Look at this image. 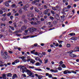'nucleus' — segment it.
Listing matches in <instances>:
<instances>
[{
	"instance_id": "1a4fd4ad",
	"label": "nucleus",
	"mask_w": 79,
	"mask_h": 79,
	"mask_svg": "<svg viewBox=\"0 0 79 79\" xmlns=\"http://www.w3.org/2000/svg\"><path fill=\"white\" fill-rule=\"evenodd\" d=\"M64 73L65 74H70V73H71V72L67 70H66L64 71Z\"/></svg>"
},
{
	"instance_id": "9b49d317",
	"label": "nucleus",
	"mask_w": 79,
	"mask_h": 79,
	"mask_svg": "<svg viewBox=\"0 0 79 79\" xmlns=\"http://www.w3.org/2000/svg\"><path fill=\"white\" fill-rule=\"evenodd\" d=\"M50 71L52 73H58V70L57 69L53 70V69H50Z\"/></svg>"
},
{
	"instance_id": "a18cd8bd",
	"label": "nucleus",
	"mask_w": 79,
	"mask_h": 79,
	"mask_svg": "<svg viewBox=\"0 0 79 79\" xmlns=\"http://www.w3.org/2000/svg\"><path fill=\"white\" fill-rule=\"evenodd\" d=\"M42 77V76L41 75H39L38 77V78L39 79H41Z\"/></svg>"
},
{
	"instance_id": "a878e982",
	"label": "nucleus",
	"mask_w": 79,
	"mask_h": 79,
	"mask_svg": "<svg viewBox=\"0 0 79 79\" xmlns=\"http://www.w3.org/2000/svg\"><path fill=\"white\" fill-rule=\"evenodd\" d=\"M6 19L5 17H3L1 19V20L2 21H5Z\"/></svg>"
},
{
	"instance_id": "39448f33",
	"label": "nucleus",
	"mask_w": 79,
	"mask_h": 79,
	"mask_svg": "<svg viewBox=\"0 0 79 79\" xmlns=\"http://www.w3.org/2000/svg\"><path fill=\"white\" fill-rule=\"evenodd\" d=\"M27 16L28 18H32L34 17V14L31 12H29V13L27 15Z\"/></svg>"
},
{
	"instance_id": "0eeeda50",
	"label": "nucleus",
	"mask_w": 79,
	"mask_h": 79,
	"mask_svg": "<svg viewBox=\"0 0 79 79\" xmlns=\"http://www.w3.org/2000/svg\"><path fill=\"white\" fill-rule=\"evenodd\" d=\"M1 56L2 58H4V59H6L7 57L4 55V53L3 52V51H1Z\"/></svg>"
},
{
	"instance_id": "6e6d98bb",
	"label": "nucleus",
	"mask_w": 79,
	"mask_h": 79,
	"mask_svg": "<svg viewBox=\"0 0 79 79\" xmlns=\"http://www.w3.org/2000/svg\"><path fill=\"white\" fill-rule=\"evenodd\" d=\"M58 42L60 44H61L62 43V42H63V41H61V40H58Z\"/></svg>"
},
{
	"instance_id": "20e7f679",
	"label": "nucleus",
	"mask_w": 79,
	"mask_h": 79,
	"mask_svg": "<svg viewBox=\"0 0 79 79\" xmlns=\"http://www.w3.org/2000/svg\"><path fill=\"white\" fill-rule=\"evenodd\" d=\"M41 47V46L40 45H38V44L37 43H35L33 45H32L31 47L30 48H33V49H34L35 47Z\"/></svg>"
},
{
	"instance_id": "2f4dec72",
	"label": "nucleus",
	"mask_w": 79,
	"mask_h": 79,
	"mask_svg": "<svg viewBox=\"0 0 79 79\" xmlns=\"http://www.w3.org/2000/svg\"><path fill=\"white\" fill-rule=\"evenodd\" d=\"M52 10H54V11H56L57 10H56V8L55 7H52Z\"/></svg>"
},
{
	"instance_id": "c03bdc74",
	"label": "nucleus",
	"mask_w": 79,
	"mask_h": 79,
	"mask_svg": "<svg viewBox=\"0 0 79 79\" xmlns=\"http://www.w3.org/2000/svg\"><path fill=\"white\" fill-rule=\"evenodd\" d=\"M1 26H6V24L5 23H1Z\"/></svg>"
},
{
	"instance_id": "bb28decb",
	"label": "nucleus",
	"mask_w": 79,
	"mask_h": 79,
	"mask_svg": "<svg viewBox=\"0 0 79 79\" xmlns=\"http://www.w3.org/2000/svg\"><path fill=\"white\" fill-rule=\"evenodd\" d=\"M38 55L40 58H42V57H43V55L40 53H39Z\"/></svg>"
},
{
	"instance_id": "774afa93",
	"label": "nucleus",
	"mask_w": 79,
	"mask_h": 79,
	"mask_svg": "<svg viewBox=\"0 0 79 79\" xmlns=\"http://www.w3.org/2000/svg\"><path fill=\"white\" fill-rule=\"evenodd\" d=\"M75 49H78V50H79V47L78 46H76V47H75Z\"/></svg>"
},
{
	"instance_id": "c756f323",
	"label": "nucleus",
	"mask_w": 79,
	"mask_h": 79,
	"mask_svg": "<svg viewBox=\"0 0 79 79\" xmlns=\"http://www.w3.org/2000/svg\"><path fill=\"white\" fill-rule=\"evenodd\" d=\"M14 62H15V63H17L19 62V60L17 59L14 61Z\"/></svg>"
},
{
	"instance_id": "5fc2aeb1",
	"label": "nucleus",
	"mask_w": 79,
	"mask_h": 79,
	"mask_svg": "<svg viewBox=\"0 0 79 79\" xmlns=\"http://www.w3.org/2000/svg\"><path fill=\"white\" fill-rule=\"evenodd\" d=\"M15 6H16V4H14L13 5H11V7H13V8L14 7H15Z\"/></svg>"
},
{
	"instance_id": "4d7b16f0",
	"label": "nucleus",
	"mask_w": 79,
	"mask_h": 79,
	"mask_svg": "<svg viewBox=\"0 0 79 79\" xmlns=\"http://www.w3.org/2000/svg\"><path fill=\"white\" fill-rule=\"evenodd\" d=\"M49 18L50 19H51V20H53L54 19V18H53V17L52 16L50 17Z\"/></svg>"
},
{
	"instance_id": "4be33fe9",
	"label": "nucleus",
	"mask_w": 79,
	"mask_h": 79,
	"mask_svg": "<svg viewBox=\"0 0 79 79\" xmlns=\"http://www.w3.org/2000/svg\"><path fill=\"white\" fill-rule=\"evenodd\" d=\"M56 18L57 20H59L60 19V16L58 15V14H57L56 16Z\"/></svg>"
},
{
	"instance_id": "f8f14e48",
	"label": "nucleus",
	"mask_w": 79,
	"mask_h": 79,
	"mask_svg": "<svg viewBox=\"0 0 79 79\" xmlns=\"http://www.w3.org/2000/svg\"><path fill=\"white\" fill-rule=\"evenodd\" d=\"M77 37L76 36H73L70 39L71 40H77Z\"/></svg>"
},
{
	"instance_id": "f03ea898",
	"label": "nucleus",
	"mask_w": 79,
	"mask_h": 79,
	"mask_svg": "<svg viewBox=\"0 0 79 79\" xmlns=\"http://www.w3.org/2000/svg\"><path fill=\"white\" fill-rule=\"evenodd\" d=\"M26 72L27 73L28 75H30L29 76H31V77H34V76L33 75V73L31 72V71L27 69L26 70Z\"/></svg>"
},
{
	"instance_id": "7ed1b4c3",
	"label": "nucleus",
	"mask_w": 79,
	"mask_h": 79,
	"mask_svg": "<svg viewBox=\"0 0 79 79\" xmlns=\"http://www.w3.org/2000/svg\"><path fill=\"white\" fill-rule=\"evenodd\" d=\"M23 68H25V67L22 65H20L18 67V68H21L20 70H21V71H22L23 73H24V72H25V69H24Z\"/></svg>"
},
{
	"instance_id": "6e6552de",
	"label": "nucleus",
	"mask_w": 79,
	"mask_h": 79,
	"mask_svg": "<svg viewBox=\"0 0 79 79\" xmlns=\"http://www.w3.org/2000/svg\"><path fill=\"white\" fill-rule=\"evenodd\" d=\"M27 29V27H26L25 26L23 25L21 27V31H24V30H26Z\"/></svg>"
},
{
	"instance_id": "7c9ffc66",
	"label": "nucleus",
	"mask_w": 79,
	"mask_h": 79,
	"mask_svg": "<svg viewBox=\"0 0 79 79\" xmlns=\"http://www.w3.org/2000/svg\"><path fill=\"white\" fill-rule=\"evenodd\" d=\"M34 58H35V60H36V61H37V60H39V57H34Z\"/></svg>"
},
{
	"instance_id": "473e14b6",
	"label": "nucleus",
	"mask_w": 79,
	"mask_h": 79,
	"mask_svg": "<svg viewBox=\"0 0 79 79\" xmlns=\"http://www.w3.org/2000/svg\"><path fill=\"white\" fill-rule=\"evenodd\" d=\"M58 23V21L57 20H54L53 22V23H54V24H57Z\"/></svg>"
},
{
	"instance_id": "b1692460",
	"label": "nucleus",
	"mask_w": 79,
	"mask_h": 79,
	"mask_svg": "<svg viewBox=\"0 0 79 79\" xmlns=\"http://www.w3.org/2000/svg\"><path fill=\"white\" fill-rule=\"evenodd\" d=\"M9 27L11 29L12 31H15V28H14V27L11 26H9Z\"/></svg>"
},
{
	"instance_id": "69168bd1",
	"label": "nucleus",
	"mask_w": 79,
	"mask_h": 79,
	"mask_svg": "<svg viewBox=\"0 0 79 79\" xmlns=\"http://www.w3.org/2000/svg\"><path fill=\"white\" fill-rule=\"evenodd\" d=\"M71 7V5H69L68 6H67V8L69 9V8H70Z\"/></svg>"
},
{
	"instance_id": "9d476101",
	"label": "nucleus",
	"mask_w": 79,
	"mask_h": 79,
	"mask_svg": "<svg viewBox=\"0 0 79 79\" xmlns=\"http://www.w3.org/2000/svg\"><path fill=\"white\" fill-rule=\"evenodd\" d=\"M27 8H28V6L27 5H26L23 7V10H24L25 11H27Z\"/></svg>"
},
{
	"instance_id": "09e8293b",
	"label": "nucleus",
	"mask_w": 79,
	"mask_h": 79,
	"mask_svg": "<svg viewBox=\"0 0 79 79\" xmlns=\"http://www.w3.org/2000/svg\"><path fill=\"white\" fill-rule=\"evenodd\" d=\"M2 16H3V17H5L6 16V13H5L4 14H3L2 15Z\"/></svg>"
},
{
	"instance_id": "de8ad7c7",
	"label": "nucleus",
	"mask_w": 79,
	"mask_h": 79,
	"mask_svg": "<svg viewBox=\"0 0 79 79\" xmlns=\"http://www.w3.org/2000/svg\"><path fill=\"white\" fill-rule=\"evenodd\" d=\"M67 47H71V44H67Z\"/></svg>"
},
{
	"instance_id": "13d9d810",
	"label": "nucleus",
	"mask_w": 79,
	"mask_h": 79,
	"mask_svg": "<svg viewBox=\"0 0 79 79\" xmlns=\"http://www.w3.org/2000/svg\"><path fill=\"white\" fill-rule=\"evenodd\" d=\"M66 2H68V0H63V3H65Z\"/></svg>"
},
{
	"instance_id": "864d4df0",
	"label": "nucleus",
	"mask_w": 79,
	"mask_h": 79,
	"mask_svg": "<svg viewBox=\"0 0 79 79\" xmlns=\"http://www.w3.org/2000/svg\"><path fill=\"white\" fill-rule=\"evenodd\" d=\"M4 54L6 56H8V53L6 52H4Z\"/></svg>"
},
{
	"instance_id": "dca6fc26",
	"label": "nucleus",
	"mask_w": 79,
	"mask_h": 79,
	"mask_svg": "<svg viewBox=\"0 0 79 79\" xmlns=\"http://www.w3.org/2000/svg\"><path fill=\"white\" fill-rule=\"evenodd\" d=\"M30 23L31 24H32V25H37V23L34 22L33 21L31 22H30Z\"/></svg>"
},
{
	"instance_id": "c9c22d12",
	"label": "nucleus",
	"mask_w": 79,
	"mask_h": 79,
	"mask_svg": "<svg viewBox=\"0 0 79 79\" xmlns=\"http://www.w3.org/2000/svg\"><path fill=\"white\" fill-rule=\"evenodd\" d=\"M57 69L59 71H61V70L63 69L61 67H59L57 68Z\"/></svg>"
},
{
	"instance_id": "338daca9",
	"label": "nucleus",
	"mask_w": 79,
	"mask_h": 79,
	"mask_svg": "<svg viewBox=\"0 0 79 79\" xmlns=\"http://www.w3.org/2000/svg\"><path fill=\"white\" fill-rule=\"evenodd\" d=\"M64 21V19H60V21L61 22H63V21Z\"/></svg>"
},
{
	"instance_id": "8fccbe9b",
	"label": "nucleus",
	"mask_w": 79,
	"mask_h": 79,
	"mask_svg": "<svg viewBox=\"0 0 79 79\" xmlns=\"http://www.w3.org/2000/svg\"><path fill=\"white\" fill-rule=\"evenodd\" d=\"M29 68H30V69H34V66H29Z\"/></svg>"
},
{
	"instance_id": "f704fd0d",
	"label": "nucleus",
	"mask_w": 79,
	"mask_h": 79,
	"mask_svg": "<svg viewBox=\"0 0 79 79\" xmlns=\"http://www.w3.org/2000/svg\"><path fill=\"white\" fill-rule=\"evenodd\" d=\"M31 3L33 4V5H35V3H36V2H35V0H34V1H33Z\"/></svg>"
},
{
	"instance_id": "49530a36",
	"label": "nucleus",
	"mask_w": 79,
	"mask_h": 79,
	"mask_svg": "<svg viewBox=\"0 0 79 79\" xmlns=\"http://www.w3.org/2000/svg\"><path fill=\"white\" fill-rule=\"evenodd\" d=\"M70 71L71 72V73H74V74H76V73H76V72L74 71L73 70H71Z\"/></svg>"
},
{
	"instance_id": "a211bd4d",
	"label": "nucleus",
	"mask_w": 79,
	"mask_h": 79,
	"mask_svg": "<svg viewBox=\"0 0 79 79\" xmlns=\"http://www.w3.org/2000/svg\"><path fill=\"white\" fill-rule=\"evenodd\" d=\"M14 48L15 50H17V49H18V50H21V48H18L17 46H14Z\"/></svg>"
},
{
	"instance_id": "603ef678",
	"label": "nucleus",
	"mask_w": 79,
	"mask_h": 79,
	"mask_svg": "<svg viewBox=\"0 0 79 79\" xmlns=\"http://www.w3.org/2000/svg\"><path fill=\"white\" fill-rule=\"evenodd\" d=\"M13 24L14 25V27L16 28V27H17V26H16V23H13Z\"/></svg>"
},
{
	"instance_id": "ddd939ff",
	"label": "nucleus",
	"mask_w": 79,
	"mask_h": 79,
	"mask_svg": "<svg viewBox=\"0 0 79 79\" xmlns=\"http://www.w3.org/2000/svg\"><path fill=\"white\" fill-rule=\"evenodd\" d=\"M4 4L5 6H7V7H8V6H10V5L9 4V3H8V1H6L5 2Z\"/></svg>"
},
{
	"instance_id": "4c0bfd02",
	"label": "nucleus",
	"mask_w": 79,
	"mask_h": 79,
	"mask_svg": "<svg viewBox=\"0 0 79 79\" xmlns=\"http://www.w3.org/2000/svg\"><path fill=\"white\" fill-rule=\"evenodd\" d=\"M38 61H39V62L41 64H42V63H43L42 61L40 59H39Z\"/></svg>"
},
{
	"instance_id": "393cba45",
	"label": "nucleus",
	"mask_w": 79,
	"mask_h": 79,
	"mask_svg": "<svg viewBox=\"0 0 79 79\" xmlns=\"http://www.w3.org/2000/svg\"><path fill=\"white\" fill-rule=\"evenodd\" d=\"M35 65L36 66H40V65H41V64L39 62H37L35 64Z\"/></svg>"
},
{
	"instance_id": "3c124183",
	"label": "nucleus",
	"mask_w": 79,
	"mask_h": 79,
	"mask_svg": "<svg viewBox=\"0 0 79 79\" xmlns=\"http://www.w3.org/2000/svg\"><path fill=\"white\" fill-rule=\"evenodd\" d=\"M11 13L10 12H9V13L7 14V16H11Z\"/></svg>"
},
{
	"instance_id": "72a5a7b5",
	"label": "nucleus",
	"mask_w": 79,
	"mask_h": 79,
	"mask_svg": "<svg viewBox=\"0 0 79 79\" xmlns=\"http://www.w3.org/2000/svg\"><path fill=\"white\" fill-rule=\"evenodd\" d=\"M48 59H44V63L45 64H46V63H47L48 62Z\"/></svg>"
},
{
	"instance_id": "bf43d9fd",
	"label": "nucleus",
	"mask_w": 79,
	"mask_h": 79,
	"mask_svg": "<svg viewBox=\"0 0 79 79\" xmlns=\"http://www.w3.org/2000/svg\"><path fill=\"white\" fill-rule=\"evenodd\" d=\"M51 13L52 14V15H54L55 14V12H54V11L53 10H51Z\"/></svg>"
},
{
	"instance_id": "ea45409f",
	"label": "nucleus",
	"mask_w": 79,
	"mask_h": 79,
	"mask_svg": "<svg viewBox=\"0 0 79 79\" xmlns=\"http://www.w3.org/2000/svg\"><path fill=\"white\" fill-rule=\"evenodd\" d=\"M61 67L62 68H66V66H65V65L64 64H63L62 65Z\"/></svg>"
},
{
	"instance_id": "412c9836",
	"label": "nucleus",
	"mask_w": 79,
	"mask_h": 79,
	"mask_svg": "<svg viewBox=\"0 0 79 79\" xmlns=\"http://www.w3.org/2000/svg\"><path fill=\"white\" fill-rule=\"evenodd\" d=\"M48 13V10H45L44 11V14H45V15H47V14Z\"/></svg>"
},
{
	"instance_id": "0e129e2a",
	"label": "nucleus",
	"mask_w": 79,
	"mask_h": 79,
	"mask_svg": "<svg viewBox=\"0 0 79 79\" xmlns=\"http://www.w3.org/2000/svg\"><path fill=\"white\" fill-rule=\"evenodd\" d=\"M38 54V53L37 52H35V53H34V55H37Z\"/></svg>"
},
{
	"instance_id": "6ab92c4d",
	"label": "nucleus",
	"mask_w": 79,
	"mask_h": 79,
	"mask_svg": "<svg viewBox=\"0 0 79 79\" xmlns=\"http://www.w3.org/2000/svg\"><path fill=\"white\" fill-rule=\"evenodd\" d=\"M21 59H22L23 61L24 62H26V59H25V57L24 56L21 57Z\"/></svg>"
},
{
	"instance_id": "37998d69",
	"label": "nucleus",
	"mask_w": 79,
	"mask_h": 79,
	"mask_svg": "<svg viewBox=\"0 0 79 79\" xmlns=\"http://www.w3.org/2000/svg\"><path fill=\"white\" fill-rule=\"evenodd\" d=\"M31 52L32 54H34L35 53V50H33L32 51H31Z\"/></svg>"
},
{
	"instance_id": "052dcab7",
	"label": "nucleus",
	"mask_w": 79,
	"mask_h": 79,
	"mask_svg": "<svg viewBox=\"0 0 79 79\" xmlns=\"http://www.w3.org/2000/svg\"><path fill=\"white\" fill-rule=\"evenodd\" d=\"M35 5H37L38 6H40L41 5L39 3H36Z\"/></svg>"
},
{
	"instance_id": "2eb2a0df",
	"label": "nucleus",
	"mask_w": 79,
	"mask_h": 79,
	"mask_svg": "<svg viewBox=\"0 0 79 79\" xmlns=\"http://www.w3.org/2000/svg\"><path fill=\"white\" fill-rule=\"evenodd\" d=\"M15 78H18L16 74H14L12 76L13 79H15Z\"/></svg>"
},
{
	"instance_id": "c85d7f7f",
	"label": "nucleus",
	"mask_w": 79,
	"mask_h": 79,
	"mask_svg": "<svg viewBox=\"0 0 79 79\" xmlns=\"http://www.w3.org/2000/svg\"><path fill=\"white\" fill-rule=\"evenodd\" d=\"M22 32V31L20 30H18L16 31H15L14 32V34H16V33H18V32Z\"/></svg>"
},
{
	"instance_id": "aec40b11",
	"label": "nucleus",
	"mask_w": 79,
	"mask_h": 79,
	"mask_svg": "<svg viewBox=\"0 0 79 79\" xmlns=\"http://www.w3.org/2000/svg\"><path fill=\"white\" fill-rule=\"evenodd\" d=\"M35 60L32 59H31V60L30 61V63H31L32 64H34V63H35Z\"/></svg>"
},
{
	"instance_id": "e433bc0d",
	"label": "nucleus",
	"mask_w": 79,
	"mask_h": 79,
	"mask_svg": "<svg viewBox=\"0 0 79 79\" xmlns=\"http://www.w3.org/2000/svg\"><path fill=\"white\" fill-rule=\"evenodd\" d=\"M30 37V36L27 35V36H23V39H27V38H28V37Z\"/></svg>"
},
{
	"instance_id": "a19ab883",
	"label": "nucleus",
	"mask_w": 79,
	"mask_h": 79,
	"mask_svg": "<svg viewBox=\"0 0 79 79\" xmlns=\"http://www.w3.org/2000/svg\"><path fill=\"white\" fill-rule=\"evenodd\" d=\"M3 13V10H0V15H2Z\"/></svg>"
},
{
	"instance_id": "680f3d73",
	"label": "nucleus",
	"mask_w": 79,
	"mask_h": 79,
	"mask_svg": "<svg viewBox=\"0 0 79 79\" xmlns=\"http://www.w3.org/2000/svg\"><path fill=\"white\" fill-rule=\"evenodd\" d=\"M13 18H14V17L13 15H11L10 17V19H13Z\"/></svg>"
},
{
	"instance_id": "423d86ee",
	"label": "nucleus",
	"mask_w": 79,
	"mask_h": 79,
	"mask_svg": "<svg viewBox=\"0 0 79 79\" xmlns=\"http://www.w3.org/2000/svg\"><path fill=\"white\" fill-rule=\"evenodd\" d=\"M29 30L30 32L32 33V32H34V31H35L37 30V29L34 28H29Z\"/></svg>"
},
{
	"instance_id": "79ce46f5",
	"label": "nucleus",
	"mask_w": 79,
	"mask_h": 79,
	"mask_svg": "<svg viewBox=\"0 0 79 79\" xmlns=\"http://www.w3.org/2000/svg\"><path fill=\"white\" fill-rule=\"evenodd\" d=\"M48 77L49 78H52V74H50L48 75Z\"/></svg>"
},
{
	"instance_id": "5701e85b",
	"label": "nucleus",
	"mask_w": 79,
	"mask_h": 79,
	"mask_svg": "<svg viewBox=\"0 0 79 79\" xmlns=\"http://www.w3.org/2000/svg\"><path fill=\"white\" fill-rule=\"evenodd\" d=\"M7 77H11L12 76V74L11 73H8L6 75Z\"/></svg>"
},
{
	"instance_id": "f3484780",
	"label": "nucleus",
	"mask_w": 79,
	"mask_h": 79,
	"mask_svg": "<svg viewBox=\"0 0 79 79\" xmlns=\"http://www.w3.org/2000/svg\"><path fill=\"white\" fill-rule=\"evenodd\" d=\"M2 77L3 79H6V74L5 73L3 74Z\"/></svg>"
},
{
	"instance_id": "e2e57ef3",
	"label": "nucleus",
	"mask_w": 79,
	"mask_h": 79,
	"mask_svg": "<svg viewBox=\"0 0 79 79\" xmlns=\"http://www.w3.org/2000/svg\"><path fill=\"white\" fill-rule=\"evenodd\" d=\"M31 59H28V60L26 59V61H27L28 62H29V61H31Z\"/></svg>"
},
{
	"instance_id": "f257e3e1",
	"label": "nucleus",
	"mask_w": 79,
	"mask_h": 79,
	"mask_svg": "<svg viewBox=\"0 0 79 79\" xmlns=\"http://www.w3.org/2000/svg\"><path fill=\"white\" fill-rule=\"evenodd\" d=\"M79 52V50H72L70 51L67 52V53H69V56L70 57H72L73 58H75L77 56L75 54L73 53V52Z\"/></svg>"
},
{
	"instance_id": "58836bf2",
	"label": "nucleus",
	"mask_w": 79,
	"mask_h": 79,
	"mask_svg": "<svg viewBox=\"0 0 79 79\" xmlns=\"http://www.w3.org/2000/svg\"><path fill=\"white\" fill-rule=\"evenodd\" d=\"M22 77H26V75L25 74H22Z\"/></svg>"
},
{
	"instance_id": "4468645a",
	"label": "nucleus",
	"mask_w": 79,
	"mask_h": 79,
	"mask_svg": "<svg viewBox=\"0 0 79 79\" xmlns=\"http://www.w3.org/2000/svg\"><path fill=\"white\" fill-rule=\"evenodd\" d=\"M76 34L74 33H72L68 34V35L70 36H74Z\"/></svg>"
},
{
	"instance_id": "cd10ccee",
	"label": "nucleus",
	"mask_w": 79,
	"mask_h": 79,
	"mask_svg": "<svg viewBox=\"0 0 79 79\" xmlns=\"http://www.w3.org/2000/svg\"><path fill=\"white\" fill-rule=\"evenodd\" d=\"M19 14H22V13H23V11H22V9H20L19 10Z\"/></svg>"
}]
</instances>
